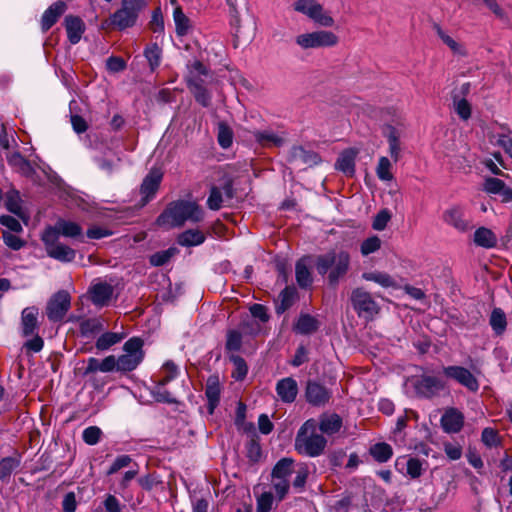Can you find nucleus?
Wrapping results in <instances>:
<instances>
[{"label":"nucleus","instance_id":"obj_18","mask_svg":"<svg viewBox=\"0 0 512 512\" xmlns=\"http://www.w3.org/2000/svg\"><path fill=\"white\" fill-rule=\"evenodd\" d=\"M464 425L463 414L455 408H449L441 417V426L447 433H457Z\"/></svg>","mask_w":512,"mask_h":512},{"label":"nucleus","instance_id":"obj_55","mask_svg":"<svg viewBox=\"0 0 512 512\" xmlns=\"http://www.w3.org/2000/svg\"><path fill=\"white\" fill-rule=\"evenodd\" d=\"M309 475V468L306 464L298 466L296 471V477L293 480V487L298 490H302L306 484Z\"/></svg>","mask_w":512,"mask_h":512},{"label":"nucleus","instance_id":"obj_24","mask_svg":"<svg viewBox=\"0 0 512 512\" xmlns=\"http://www.w3.org/2000/svg\"><path fill=\"white\" fill-rule=\"evenodd\" d=\"M443 220L460 232H465L470 228L469 221L464 218L463 211L458 207L446 210L443 213Z\"/></svg>","mask_w":512,"mask_h":512},{"label":"nucleus","instance_id":"obj_35","mask_svg":"<svg viewBox=\"0 0 512 512\" xmlns=\"http://www.w3.org/2000/svg\"><path fill=\"white\" fill-rule=\"evenodd\" d=\"M204 240L205 236L200 230L190 229L181 233L178 236L177 242L181 246L190 247L200 245Z\"/></svg>","mask_w":512,"mask_h":512},{"label":"nucleus","instance_id":"obj_56","mask_svg":"<svg viewBox=\"0 0 512 512\" xmlns=\"http://www.w3.org/2000/svg\"><path fill=\"white\" fill-rule=\"evenodd\" d=\"M102 431L97 426H90L83 431V440L88 445H95L99 442Z\"/></svg>","mask_w":512,"mask_h":512},{"label":"nucleus","instance_id":"obj_34","mask_svg":"<svg viewBox=\"0 0 512 512\" xmlns=\"http://www.w3.org/2000/svg\"><path fill=\"white\" fill-rule=\"evenodd\" d=\"M474 242L480 247L493 248L497 244V237L492 230L480 227L474 233Z\"/></svg>","mask_w":512,"mask_h":512},{"label":"nucleus","instance_id":"obj_19","mask_svg":"<svg viewBox=\"0 0 512 512\" xmlns=\"http://www.w3.org/2000/svg\"><path fill=\"white\" fill-rule=\"evenodd\" d=\"M288 161L307 166H314L317 165L321 159L319 155L313 151L305 150L301 146H294L289 152Z\"/></svg>","mask_w":512,"mask_h":512},{"label":"nucleus","instance_id":"obj_30","mask_svg":"<svg viewBox=\"0 0 512 512\" xmlns=\"http://www.w3.org/2000/svg\"><path fill=\"white\" fill-rule=\"evenodd\" d=\"M319 328V321L309 315V314H300L297 322L294 325V330L302 335H307L314 333Z\"/></svg>","mask_w":512,"mask_h":512},{"label":"nucleus","instance_id":"obj_39","mask_svg":"<svg viewBox=\"0 0 512 512\" xmlns=\"http://www.w3.org/2000/svg\"><path fill=\"white\" fill-rule=\"evenodd\" d=\"M293 460L290 458H283L274 466L271 478L288 479L293 472Z\"/></svg>","mask_w":512,"mask_h":512},{"label":"nucleus","instance_id":"obj_50","mask_svg":"<svg viewBox=\"0 0 512 512\" xmlns=\"http://www.w3.org/2000/svg\"><path fill=\"white\" fill-rule=\"evenodd\" d=\"M152 395L154 397V399L158 402H163V403H174L176 402L175 399L173 398L172 394L165 389V385L160 383V382H156L154 388L152 389Z\"/></svg>","mask_w":512,"mask_h":512},{"label":"nucleus","instance_id":"obj_42","mask_svg":"<svg viewBox=\"0 0 512 512\" xmlns=\"http://www.w3.org/2000/svg\"><path fill=\"white\" fill-rule=\"evenodd\" d=\"M489 323L493 331L497 335H501L507 326L506 315L503 310L500 308H495L490 315Z\"/></svg>","mask_w":512,"mask_h":512},{"label":"nucleus","instance_id":"obj_13","mask_svg":"<svg viewBox=\"0 0 512 512\" xmlns=\"http://www.w3.org/2000/svg\"><path fill=\"white\" fill-rule=\"evenodd\" d=\"M89 293L91 300L95 305L105 306L111 300L114 288L110 283L101 279H96L91 284Z\"/></svg>","mask_w":512,"mask_h":512},{"label":"nucleus","instance_id":"obj_5","mask_svg":"<svg viewBox=\"0 0 512 512\" xmlns=\"http://www.w3.org/2000/svg\"><path fill=\"white\" fill-rule=\"evenodd\" d=\"M146 5L145 0H122L121 8L111 16V23L119 30L134 26Z\"/></svg>","mask_w":512,"mask_h":512},{"label":"nucleus","instance_id":"obj_28","mask_svg":"<svg viewBox=\"0 0 512 512\" xmlns=\"http://www.w3.org/2000/svg\"><path fill=\"white\" fill-rule=\"evenodd\" d=\"M6 159L9 165L23 176L29 177L35 173L31 163L19 152H12L7 154Z\"/></svg>","mask_w":512,"mask_h":512},{"label":"nucleus","instance_id":"obj_52","mask_svg":"<svg viewBox=\"0 0 512 512\" xmlns=\"http://www.w3.org/2000/svg\"><path fill=\"white\" fill-rule=\"evenodd\" d=\"M272 487L275 490L276 496L279 501L283 500L289 491V480L271 478Z\"/></svg>","mask_w":512,"mask_h":512},{"label":"nucleus","instance_id":"obj_45","mask_svg":"<svg viewBox=\"0 0 512 512\" xmlns=\"http://www.w3.org/2000/svg\"><path fill=\"white\" fill-rule=\"evenodd\" d=\"M437 34L440 37V39L443 41L444 44H446L451 51L460 56H465L466 51L464 47L458 43L456 40H454L451 36L446 34L441 28L437 27Z\"/></svg>","mask_w":512,"mask_h":512},{"label":"nucleus","instance_id":"obj_46","mask_svg":"<svg viewBox=\"0 0 512 512\" xmlns=\"http://www.w3.org/2000/svg\"><path fill=\"white\" fill-rule=\"evenodd\" d=\"M392 164L387 157H380L376 167V174L382 181H391L393 174L391 173Z\"/></svg>","mask_w":512,"mask_h":512},{"label":"nucleus","instance_id":"obj_11","mask_svg":"<svg viewBox=\"0 0 512 512\" xmlns=\"http://www.w3.org/2000/svg\"><path fill=\"white\" fill-rule=\"evenodd\" d=\"M71 298L67 291L55 293L47 303L46 315L50 321H61L70 309Z\"/></svg>","mask_w":512,"mask_h":512},{"label":"nucleus","instance_id":"obj_38","mask_svg":"<svg viewBox=\"0 0 512 512\" xmlns=\"http://www.w3.org/2000/svg\"><path fill=\"white\" fill-rule=\"evenodd\" d=\"M362 278L366 281L375 282L385 288L394 287L396 285L395 280L385 272H365L362 274Z\"/></svg>","mask_w":512,"mask_h":512},{"label":"nucleus","instance_id":"obj_2","mask_svg":"<svg viewBox=\"0 0 512 512\" xmlns=\"http://www.w3.org/2000/svg\"><path fill=\"white\" fill-rule=\"evenodd\" d=\"M204 212L194 201L178 200L167 205L158 216L156 224L165 229L181 227L186 221L197 223L202 221Z\"/></svg>","mask_w":512,"mask_h":512},{"label":"nucleus","instance_id":"obj_43","mask_svg":"<svg viewBox=\"0 0 512 512\" xmlns=\"http://www.w3.org/2000/svg\"><path fill=\"white\" fill-rule=\"evenodd\" d=\"M370 454L376 461L384 463L392 457L393 451L389 444L377 443L370 448Z\"/></svg>","mask_w":512,"mask_h":512},{"label":"nucleus","instance_id":"obj_60","mask_svg":"<svg viewBox=\"0 0 512 512\" xmlns=\"http://www.w3.org/2000/svg\"><path fill=\"white\" fill-rule=\"evenodd\" d=\"M242 343V336L238 331L231 330L227 334L226 348L230 351H237L240 349Z\"/></svg>","mask_w":512,"mask_h":512},{"label":"nucleus","instance_id":"obj_48","mask_svg":"<svg viewBox=\"0 0 512 512\" xmlns=\"http://www.w3.org/2000/svg\"><path fill=\"white\" fill-rule=\"evenodd\" d=\"M233 141V132L231 128L226 123L218 124V143L219 145L227 149L231 146Z\"/></svg>","mask_w":512,"mask_h":512},{"label":"nucleus","instance_id":"obj_15","mask_svg":"<svg viewBox=\"0 0 512 512\" xmlns=\"http://www.w3.org/2000/svg\"><path fill=\"white\" fill-rule=\"evenodd\" d=\"M443 388L441 380L433 376H422L415 383L417 394L425 398H432Z\"/></svg>","mask_w":512,"mask_h":512},{"label":"nucleus","instance_id":"obj_3","mask_svg":"<svg viewBox=\"0 0 512 512\" xmlns=\"http://www.w3.org/2000/svg\"><path fill=\"white\" fill-rule=\"evenodd\" d=\"M327 445L326 438L317 433V422L308 419L300 427L295 437V450L305 456L317 457L323 454Z\"/></svg>","mask_w":512,"mask_h":512},{"label":"nucleus","instance_id":"obj_63","mask_svg":"<svg viewBox=\"0 0 512 512\" xmlns=\"http://www.w3.org/2000/svg\"><path fill=\"white\" fill-rule=\"evenodd\" d=\"M407 474L412 478H418L422 474V463L417 458H410L407 461Z\"/></svg>","mask_w":512,"mask_h":512},{"label":"nucleus","instance_id":"obj_1","mask_svg":"<svg viewBox=\"0 0 512 512\" xmlns=\"http://www.w3.org/2000/svg\"><path fill=\"white\" fill-rule=\"evenodd\" d=\"M143 344L142 339L133 337L124 343L123 354L118 357L109 355L101 360L90 357L87 360L83 375L89 376L97 372L109 373L113 371L127 373L135 370L145 357Z\"/></svg>","mask_w":512,"mask_h":512},{"label":"nucleus","instance_id":"obj_41","mask_svg":"<svg viewBox=\"0 0 512 512\" xmlns=\"http://www.w3.org/2000/svg\"><path fill=\"white\" fill-rule=\"evenodd\" d=\"M173 18L176 26V33L179 36H184L190 29V20L183 13L180 6H176L173 12Z\"/></svg>","mask_w":512,"mask_h":512},{"label":"nucleus","instance_id":"obj_21","mask_svg":"<svg viewBox=\"0 0 512 512\" xmlns=\"http://www.w3.org/2000/svg\"><path fill=\"white\" fill-rule=\"evenodd\" d=\"M276 391L283 402L292 403L298 393L297 382L291 377L281 379L277 382Z\"/></svg>","mask_w":512,"mask_h":512},{"label":"nucleus","instance_id":"obj_17","mask_svg":"<svg viewBox=\"0 0 512 512\" xmlns=\"http://www.w3.org/2000/svg\"><path fill=\"white\" fill-rule=\"evenodd\" d=\"M67 10V5L64 1H57L50 5L41 17V28L44 32L48 31L58 19Z\"/></svg>","mask_w":512,"mask_h":512},{"label":"nucleus","instance_id":"obj_12","mask_svg":"<svg viewBox=\"0 0 512 512\" xmlns=\"http://www.w3.org/2000/svg\"><path fill=\"white\" fill-rule=\"evenodd\" d=\"M443 373L448 378H451L466 387L472 392L479 389V382L476 377L465 367L462 366H447L444 367Z\"/></svg>","mask_w":512,"mask_h":512},{"label":"nucleus","instance_id":"obj_37","mask_svg":"<svg viewBox=\"0 0 512 512\" xmlns=\"http://www.w3.org/2000/svg\"><path fill=\"white\" fill-rule=\"evenodd\" d=\"M295 277L297 284L301 288H307L311 285L312 276L304 259L297 261L295 266Z\"/></svg>","mask_w":512,"mask_h":512},{"label":"nucleus","instance_id":"obj_22","mask_svg":"<svg viewBox=\"0 0 512 512\" xmlns=\"http://www.w3.org/2000/svg\"><path fill=\"white\" fill-rule=\"evenodd\" d=\"M64 24L68 40L72 44H77L85 31L84 22L77 16L68 15L65 17Z\"/></svg>","mask_w":512,"mask_h":512},{"label":"nucleus","instance_id":"obj_64","mask_svg":"<svg viewBox=\"0 0 512 512\" xmlns=\"http://www.w3.org/2000/svg\"><path fill=\"white\" fill-rule=\"evenodd\" d=\"M76 508V495L74 492H68L63 498L62 509L64 512H75Z\"/></svg>","mask_w":512,"mask_h":512},{"label":"nucleus","instance_id":"obj_9","mask_svg":"<svg viewBox=\"0 0 512 512\" xmlns=\"http://www.w3.org/2000/svg\"><path fill=\"white\" fill-rule=\"evenodd\" d=\"M351 303L358 316L372 318L380 308L370 292L363 288H355L351 293Z\"/></svg>","mask_w":512,"mask_h":512},{"label":"nucleus","instance_id":"obj_58","mask_svg":"<svg viewBox=\"0 0 512 512\" xmlns=\"http://www.w3.org/2000/svg\"><path fill=\"white\" fill-rule=\"evenodd\" d=\"M273 495L271 492H264L257 498L256 512H270L273 505Z\"/></svg>","mask_w":512,"mask_h":512},{"label":"nucleus","instance_id":"obj_36","mask_svg":"<svg viewBox=\"0 0 512 512\" xmlns=\"http://www.w3.org/2000/svg\"><path fill=\"white\" fill-rule=\"evenodd\" d=\"M21 197L17 190L11 189L5 195V206L8 211L17 215L20 218H24V213L21 206Z\"/></svg>","mask_w":512,"mask_h":512},{"label":"nucleus","instance_id":"obj_26","mask_svg":"<svg viewBox=\"0 0 512 512\" xmlns=\"http://www.w3.org/2000/svg\"><path fill=\"white\" fill-rule=\"evenodd\" d=\"M342 427V418L336 413H324L319 418V429L323 434L333 435Z\"/></svg>","mask_w":512,"mask_h":512},{"label":"nucleus","instance_id":"obj_23","mask_svg":"<svg viewBox=\"0 0 512 512\" xmlns=\"http://www.w3.org/2000/svg\"><path fill=\"white\" fill-rule=\"evenodd\" d=\"M38 309L36 307H27L21 314L22 334L24 336L34 335L38 329Z\"/></svg>","mask_w":512,"mask_h":512},{"label":"nucleus","instance_id":"obj_7","mask_svg":"<svg viewBox=\"0 0 512 512\" xmlns=\"http://www.w3.org/2000/svg\"><path fill=\"white\" fill-rule=\"evenodd\" d=\"M338 42L339 39L337 35L327 30L302 33L295 38V43L304 50L333 47L336 46Z\"/></svg>","mask_w":512,"mask_h":512},{"label":"nucleus","instance_id":"obj_53","mask_svg":"<svg viewBox=\"0 0 512 512\" xmlns=\"http://www.w3.org/2000/svg\"><path fill=\"white\" fill-rule=\"evenodd\" d=\"M2 238L6 246H8L12 250H20L25 246L26 242L22 240L20 237L8 232L3 231Z\"/></svg>","mask_w":512,"mask_h":512},{"label":"nucleus","instance_id":"obj_44","mask_svg":"<svg viewBox=\"0 0 512 512\" xmlns=\"http://www.w3.org/2000/svg\"><path fill=\"white\" fill-rule=\"evenodd\" d=\"M453 107L462 120H468L471 117V105L465 98H460L458 94L453 95Z\"/></svg>","mask_w":512,"mask_h":512},{"label":"nucleus","instance_id":"obj_54","mask_svg":"<svg viewBox=\"0 0 512 512\" xmlns=\"http://www.w3.org/2000/svg\"><path fill=\"white\" fill-rule=\"evenodd\" d=\"M145 56L149 61L151 69L154 70L160 64L161 49L157 44H153L150 47L146 48Z\"/></svg>","mask_w":512,"mask_h":512},{"label":"nucleus","instance_id":"obj_14","mask_svg":"<svg viewBox=\"0 0 512 512\" xmlns=\"http://www.w3.org/2000/svg\"><path fill=\"white\" fill-rule=\"evenodd\" d=\"M162 177L163 173L160 169L156 168L151 169L146 175L140 187V192L143 196V204H146L154 197L159 189Z\"/></svg>","mask_w":512,"mask_h":512},{"label":"nucleus","instance_id":"obj_10","mask_svg":"<svg viewBox=\"0 0 512 512\" xmlns=\"http://www.w3.org/2000/svg\"><path fill=\"white\" fill-rule=\"evenodd\" d=\"M56 239L55 231H45L42 236L48 256L61 262L73 261L76 251L67 245L57 242Z\"/></svg>","mask_w":512,"mask_h":512},{"label":"nucleus","instance_id":"obj_47","mask_svg":"<svg viewBox=\"0 0 512 512\" xmlns=\"http://www.w3.org/2000/svg\"><path fill=\"white\" fill-rule=\"evenodd\" d=\"M104 327L99 319H86L80 323V333L83 336H89L94 333L103 331Z\"/></svg>","mask_w":512,"mask_h":512},{"label":"nucleus","instance_id":"obj_29","mask_svg":"<svg viewBox=\"0 0 512 512\" xmlns=\"http://www.w3.org/2000/svg\"><path fill=\"white\" fill-rule=\"evenodd\" d=\"M205 395L208 399L209 412L213 413L220 400V383L217 376H210L207 379Z\"/></svg>","mask_w":512,"mask_h":512},{"label":"nucleus","instance_id":"obj_31","mask_svg":"<svg viewBox=\"0 0 512 512\" xmlns=\"http://www.w3.org/2000/svg\"><path fill=\"white\" fill-rule=\"evenodd\" d=\"M297 299V290L293 286H287L281 291L276 303V312L278 314L284 313L289 309Z\"/></svg>","mask_w":512,"mask_h":512},{"label":"nucleus","instance_id":"obj_51","mask_svg":"<svg viewBox=\"0 0 512 512\" xmlns=\"http://www.w3.org/2000/svg\"><path fill=\"white\" fill-rule=\"evenodd\" d=\"M177 373V366L173 362L168 361L161 368L158 382L166 385L176 377Z\"/></svg>","mask_w":512,"mask_h":512},{"label":"nucleus","instance_id":"obj_16","mask_svg":"<svg viewBox=\"0 0 512 512\" xmlns=\"http://www.w3.org/2000/svg\"><path fill=\"white\" fill-rule=\"evenodd\" d=\"M305 395L307 401L313 406H323L331 397V393L316 382H308Z\"/></svg>","mask_w":512,"mask_h":512},{"label":"nucleus","instance_id":"obj_49","mask_svg":"<svg viewBox=\"0 0 512 512\" xmlns=\"http://www.w3.org/2000/svg\"><path fill=\"white\" fill-rule=\"evenodd\" d=\"M381 239L378 236H371L365 239L360 246V252L363 256H368L381 248Z\"/></svg>","mask_w":512,"mask_h":512},{"label":"nucleus","instance_id":"obj_59","mask_svg":"<svg viewBox=\"0 0 512 512\" xmlns=\"http://www.w3.org/2000/svg\"><path fill=\"white\" fill-rule=\"evenodd\" d=\"M222 193L219 188L212 187L207 200V205L211 210H219L222 207Z\"/></svg>","mask_w":512,"mask_h":512},{"label":"nucleus","instance_id":"obj_20","mask_svg":"<svg viewBox=\"0 0 512 512\" xmlns=\"http://www.w3.org/2000/svg\"><path fill=\"white\" fill-rule=\"evenodd\" d=\"M382 133H383L384 137L387 138V141L389 144V153H390L391 158L394 160V162H397L400 158V152H401L400 141H399L400 131L396 127H394L390 124H386L382 128Z\"/></svg>","mask_w":512,"mask_h":512},{"label":"nucleus","instance_id":"obj_32","mask_svg":"<svg viewBox=\"0 0 512 512\" xmlns=\"http://www.w3.org/2000/svg\"><path fill=\"white\" fill-rule=\"evenodd\" d=\"M253 136L256 142L263 147H279L284 143V139L271 130L254 131Z\"/></svg>","mask_w":512,"mask_h":512},{"label":"nucleus","instance_id":"obj_8","mask_svg":"<svg viewBox=\"0 0 512 512\" xmlns=\"http://www.w3.org/2000/svg\"><path fill=\"white\" fill-rule=\"evenodd\" d=\"M293 8L323 27H331L334 24V19L315 0H296Z\"/></svg>","mask_w":512,"mask_h":512},{"label":"nucleus","instance_id":"obj_6","mask_svg":"<svg viewBox=\"0 0 512 512\" xmlns=\"http://www.w3.org/2000/svg\"><path fill=\"white\" fill-rule=\"evenodd\" d=\"M207 74H209L207 68L198 60H194L188 65V74L186 76L188 87L196 101L204 107L210 104L211 95L204 85L198 83V76Z\"/></svg>","mask_w":512,"mask_h":512},{"label":"nucleus","instance_id":"obj_57","mask_svg":"<svg viewBox=\"0 0 512 512\" xmlns=\"http://www.w3.org/2000/svg\"><path fill=\"white\" fill-rule=\"evenodd\" d=\"M175 254V249L170 248L165 251L157 252L150 257V263L153 266H162L166 264Z\"/></svg>","mask_w":512,"mask_h":512},{"label":"nucleus","instance_id":"obj_62","mask_svg":"<svg viewBox=\"0 0 512 512\" xmlns=\"http://www.w3.org/2000/svg\"><path fill=\"white\" fill-rule=\"evenodd\" d=\"M504 186H505V183L498 179V178H488L486 179L485 181V184H484V189L488 192V193H492V194H500L501 191L504 189Z\"/></svg>","mask_w":512,"mask_h":512},{"label":"nucleus","instance_id":"obj_33","mask_svg":"<svg viewBox=\"0 0 512 512\" xmlns=\"http://www.w3.org/2000/svg\"><path fill=\"white\" fill-rule=\"evenodd\" d=\"M124 338V333L105 332L97 338L95 342V347L99 351H106L110 349L112 346L120 343Z\"/></svg>","mask_w":512,"mask_h":512},{"label":"nucleus","instance_id":"obj_25","mask_svg":"<svg viewBox=\"0 0 512 512\" xmlns=\"http://www.w3.org/2000/svg\"><path fill=\"white\" fill-rule=\"evenodd\" d=\"M46 231H55L56 238L58 235L70 238H75L82 235V228L79 224L63 219L58 220L54 227H51Z\"/></svg>","mask_w":512,"mask_h":512},{"label":"nucleus","instance_id":"obj_27","mask_svg":"<svg viewBox=\"0 0 512 512\" xmlns=\"http://www.w3.org/2000/svg\"><path fill=\"white\" fill-rule=\"evenodd\" d=\"M356 155L357 152L353 149L343 151L335 163V168L346 176L352 177L355 173Z\"/></svg>","mask_w":512,"mask_h":512},{"label":"nucleus","instance_id":"obj_4","mask_svg":"<svg viewBox=\"0 0 512 512\" xmlns=\"http://www.w3.org/2000/svg\"><path fill=\"white\" fill-rule=\"evenodd\" d=\"M315 266L320 275L328 273L330 284H336L349 270L350 255L344 250L329 251L317 257Z\"/></svg>","mask_w":512,"mask_h":512},{"label":"nucleus","instance_id":"obj_40","mask_svg":"<svg viewBox=\"0 0 512 512\" xmlns=\"http://www.w3.org/2000/svg\"><path fill=\"white\" fill-rule=\"evenodd\" d=\"M20 456L5 457L0 461V480L9 479L11 474L20 465Z\"/></svg>","mask_w":512,"mask_h":512},{"label":"nucleus","instance_id":"obj_61","mask_svg":"<svg viewBox=\"0 0 512 512\" xmlns=\"http://www.w3.org/2000/svg\"><path fill=\"white\" fill-rule=\"evenodd\" d=\"M391 215L388 210H381L374 218L372 227L377 231H382L386 228Z\"/></svg>","mask_w":512,"mask_h":512}]
</instances>
